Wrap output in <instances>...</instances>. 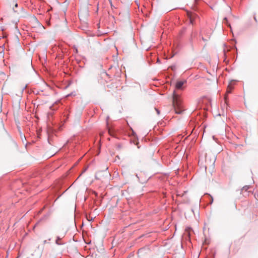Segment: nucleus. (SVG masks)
<instances>
[{
  "mask_svg": "<svg viewBox=\"0 0 258 258\" xmlns=\"http://www.w3.org/2000/svg\"><path fill=\"white\" fill-rule=\"evenodd\" d=\"M108 133H109V134L110 135H112L111 131V130H110V129H109V130H108Z\"/></svg>",
  "mask_w": 258,
  "mask_h": 258,
  "instance_id": "1a4fd4ad",
  "label": "nucleus"
},
{
  "mask_svg": "<svg viewBox=\"0 0 258 258\" xmlns=\"http://www.w3.org/2000/svg\"><path fill=\"white\" fill-rule=\"evenodd\" d=\"M156 110H157V112L158 114H159V110H157V109H156Z\"/></svg>",
  "mask_w": 258,
  "mask_h": 258,
  "instance_id": "9d476101",
  "label": "nucleus"
},
{
  "mask_svg": "<svg viewBox=\"0 0 258 258\" xmlns=\"http://www.w3.org/2000/svg\"><path fill=\"white\" fill-rule=\"evenodd\" d=\"M60 238L59 237H57L56 241H55V242L57 244H61V243L59 242V240H60Z\"/></svg>",
  "mask_w": 258,
  "mask_h": 258,
  "instance_id": "6e6552de",
  "label": "nucleus"
},
{
  "mask_svg": "<svg viewBox=\"0 0 258 258\" xmlns=\"http://www.w3.org/2000/svg\"><path fill=\"white\" fill-rule=\"evenodd\" d=\"M187 15L190 19V23H193L194 19L196 17V15L195 14H192L191 13L187 12Z\"/></svg>",
  "mask_w": 258,
  "mask_h": 258,
  "instance_id": "423d86ee",
  "label": "nucleus"
},
{
  "mask_svg": "<svg viewBox=\"0 0 258 258\" xmlns=\"http://www.w3.org/2000/svg\"><path fill=\"white\" fill-rule=\"evenodd\" d=\"M107 169H106V170L104 171L103 172H98L96 173V178L98 179H101L102 177L104 176V174H107Z\"/></svg>",
  "mask_w": 258,
  "mask_h": 258,
  "instance_id": "39448f33",
  "label": "nucleus"
},
{
  "mask_svg": "<svg viewBox=\"0 0 258 258\" xmlns=\"http://www.w3.org/2000/svg\"><path fill=\"white\" fill-rule=\"evenodd\" d=\"M10 8H12L14 12L17 13L18 12V10H16L15 9L18 7V4L17 2L13 0L12 2H11L9 3Z\"/></svg>",
  "mask_w": 258,
  "mask_h": 258,
  "instance_id": "7ed1b4c3",
  "label": "nucleus"
},
{
  "mask_svg": "<svg viewBox=\"0 0 258 258\" xmlns=\"http://www.w3.org/2000/svg\"><path fill=\"white\" fill-rule=\"evenodd\" d=\"M147 251L148 250L146 248H141L138 251V256L141 258L143 257L144 256H146V257H147Z\"/></svg>",
  "mask_w": 258,
  "mask_h": 258,
  "instance_id": "f03ea898",
  "label": "nucleus"
},
{
  "mask_svg": "<svg viewBox=\"0 0 258 258\" xmlns=\"http://www.w3.org/2000/svg\"><path fill=\"white\" fill-rule=\"evenodd\" d=\"M198 0H195L196 2H197Z\"/></svg>",
  "mask_w": 258,
  "mask_h": 258,
  "instance_id": "9b49d317",
  "label": "nucleus"
},
{
  "mask_svg": "<svg viewBox=\"0 0 258 258\" xmlns=\"http://www.w3.org/2000/svg\"><path fill=\"white\" fill-rule=\"evenodd\" d=\"M186 81L185 80L184 81H178L176 82V88L177 89H182L183 85L185 84Z\"/></svg>",
  "mask_w": 258,
  "mask_h": 258,
  "instance_id": "20e7f679",
  "label": "nucleus"
},
{
  "mask_svg": "<svg viewBox=\"0 0 258 258\" xmlns=\"http://www.w3.org/2000/svg\"><path fill=\"white\" fill-rule=\"evenodd\" d=\"M172 105L176 113L180 114L183 111L181 100L180 96L176 94L175 92L173 94Z\"/></svg>",
  "mask_w": 258,
  "mask_h": 258,
  "instance_id": "f257e3e1",
  "label": "nucleus"
},
{
  "mask_svg": "<svg viewBox=\"0 0 258 258\" xmlns=\"http://www.w3.org/2000/svg\"><path fill=\"white\" fill-rule=\"evenodd\" d=\"M232 88L231 86H228L227 90V93H229L231 92Z\"/></svg>",
  "mask_w": 258,
  "mask_h": 258,
  "instance_id": "0eeeda50",
  "label": "nucleus"
}]
</instances>
